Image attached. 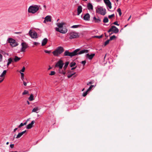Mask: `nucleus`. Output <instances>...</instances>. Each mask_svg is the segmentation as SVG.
<instances>
[{
  "instance_id": "nucleus-4",
  "label": "nucleus",
  "mask_w": 152,
  "mask_h": 152,
  "mask_svg": "<svg viewBox=\"0 0 152 152\" xmlns=\"http://www.w3.org/2000/svg\"><path fill=\"white\" fill-rule=\"evenodd\" d=\"M111 31H113V32L110 33V35L112 34L113 33H114L115 34L118 33L119 32V29L115 26H111V28L108 30L107 32L109 33Z\"/></svg>"
},
{
  "instance_id": "nucleus-40",
  "label": "nucleus",
  "mask_w": 152,
  "mask_h": 152,
  "mask_svg": "<svg viewBox=\"0 0 152 152\" xmlns=\"http://www.w3.org/2000/svg\"><path fill=\"white\" fill-rule=\"evenodd\" d=\"M79 26V25H73L71 27V28H77Z\"/></svg>"
},
{
  "instance_id": "nucleus-39",
  "label": "nucleus",
  "mask_w": 152,
  "mask_h": 152,
  "mask_svg": "<svg viewBox=\"0 0 152 152\" xmlns=\"http://www.w3.org/2000/svg\"><path fill=\"white\" fill-rule=\"evenodd\" d=\"M55 74V72L54 71H52L50 72V73L49 74V75H54Z\"/></svg>"
},
{
  "instance_id": "nucleus-29",
  "label": "nucleus",
  "mask_w": 152,
  "mask_h": 152,
  "mask_svg": "<svg viewBox=\"0 0 152 152\" xmlns=\"http://www.w3.org/2000/svg\"><path fill=\"white\" fill-rule=\"evenodd\" d=\"M28 99L30 101H33L34 99V96L32 94H31L28 98Z\"/></svg>"
},
{
  "instance_id": "nucleus-27",
  "label": "nucleus",
  "mask_w": 152,
  "mask_h": 152,
  "mask_svg": "<svg viewBox=\"0 0 152 152\" xmlns=\"http://www.w3.org/2000/svg\"><path fill=\"white\" fill-rule=\"evenodd\" d=\"M12 61V59L11 58H10L8 59V62L7 64V65L8 66Z\"/></svg>"
},
{
  "instance_id": "nucleus-52",
  "label": "nucleus",
  "mask_w": 152,
  "mask_h": 152,
  "mask_svg": "<svg viewBox=\"0 0 152 152\" xmlns=\"http://www.w3.org/2000/svg\"><path fill=\"white\" fill-rule=\"evenodd\" d=\"M10 146L11 148H13L14 146V144H11L10 145Z\"/></svg>"
},
{
  "instance_id": "nucleus-49",
  "label": "nucleus",
  "mask_w": 152,
  "mask_h": 152,
  "mask_svg": "<svg viewBox=\"0 0 152 152\" xmlns=\"http://www.w3.org/2000/svg\"><path fill=\"white\" fill-rule=\"evenodd\" d=\"M113 24H114L115 25H117V26H119V24H118V23L117 22V21H116L115 22H114L113 23Z\"/></svg>"
},
{
  "instance_id": "nucleus-59",
  "label": "nucleus",
  "mask_w": 152,
  "mask_h": 152,
  "mask_svg": "<svg viewBox=\"0 0 152 152\" xmlns=\"http://www.w3.org/2000/svg\"><path fill=\"white\" fill-rule=\"evenodd\" d=\"M21 80L23 81L24 79V77H21Z\"/></svg>"
},
{
  "instance_id": "nucleus-61",
  "label": "nucleus",
  "mask_w": 152,
  "mask_h": 152,
  "mask_svg": "<svg viewBox=\"0 0 152 152\" xmlns=\"http://www.w3.org/2000/svg\"><path fill=\"white\" fill-rule=\"evenodd\" d=\"M92 83L91 82H89V83L87 84L88 85L89 84H91Z\"/></svg>"
},
{
  "instance_id": "nucleus-22",
  "label": "nucleus",
  "mask_w": 152,
  "mask_h": 152,
  "mask_svg": "<svg viewBox=\"0 0 152 152\" xmlns=\"http://www.w3.org/2000/svg\"><path fill=\"white\" fill-rule=\"evenodd\" d=\"M39 110V109L38 107H36L33 109L32 110V112H35L36 113H38V111Z\"/></svg>"
},
{
  "instance_id": "nucleus-64",
  "label": "nucleus",
  "mask_w": 152,
  "mask_h": 152,
  "mask_svg": "<svg viewBox=\"0 0 152 152\" xmlns=\"http://www.w3.org/2000/svg\"><path fill=\"white\" fill-rule=\"evenodd\" d=\"M9 143V142H7V143H6V144L7 145H8Z\"/></svg>"
},
{
  "instance_id": "nucleus-31",
  "label": "nucleus",
  "mask_w": 152,
  "mask_h": 152,
  "mask_svg": "<svg viewBox=\"0 0 152 152\" xmlns=\"http://www.w3.org/2000/svg\"><path fill=\"white\" fill-rule=\"evenodd\" d=\"M76 73L75 72H74L73 73H70L67 75V77L68 78H70L72 76L75 75Z\"/></svg>"
},
{
  "instance_id": "nucleus-20",
  "label": "nucleus",
  "mask_w": 152,
  "mask_h": 152,
  "mask_svg": "<svg viewBox=\"0 0 152 152\" xmlns=\"http://www.w3.org/2000/svg\"><path fill=\"white\" fill-rule=\"evenodd\" d=\"M48 42V39L46 38H44L42 41V46L45 45Z\"/></svg>"
},
{
  "instance_id": "nucleus-34",
  "label": "nucleus",
  "mask_w": 152,
  "mask_h": 152,
  "mask_svg": "<svg viewBox=\"0 0 152 152\" xmlns=\"http://www.w3.org/2000/svg\"><path fill=\"white\" fill-rule=\"evenodd\" d=\"M23 135L21 134V132L19 133H18V134L17 135V136H16V138L18 139L19 138H20Z\"/></svg>"
},
{
  "instance_id": "nucleus-57",
  "label": "nucleus",
  "mask_w": 152,
  "mask_h": 152,
  "mask_svg": "<svg viewBox=\"0 0 152 152\" xmlns=\"http://www.w3.org/2000/svg\"><path fill=\"white\" fill-rule=\"evenodd\" d=\"M18 129V128H15V129H14V130H13V132H15Z\"/></svg>"
},
{
  "instance_id": "nucleus-24",
  "label": "nucleus",
  "mask_w": 152,
  "mask_h": 152,
  "mask_svg": "<svg viewBox=\"0 0 152 152\" xmlns=\"http://www.w3.org/2000/svg\"><path fill=\"white\" fill-rule=\"evenodd\" d=\"M27 121H26L24 123H21L20 124V125H19L18 126V128H20L21 127L23 126H24L25 125H26V124H27Z\"/></svg>"
},
{
  "instance_id": "nucleus-38",
  "label": "nucleus",
  "mask_w": 152,
  "mask_h": 152,
  "mask_svg": "<svg viewBox=\"0 0 152 152\" xmlns=\"http://www.w3.org/2000/svg\"><path fill=\"white\" fill-rule=\"evenodd\" d=\"M110 40L108 39L104 43V45L105 46L106 45H107L109 42L110 41Z\"/></svg>"
},
{
  "instance_id": "nucleus-28",
  "label": "nucleus",
  "mask_w": 152,
  "mask_h": 152,
  "mask_svg": "<svg viewBox=\"0 0 152 152\" xmlns=\"http://www.w3.org/2000/svg\"><path fill=\"white\" fill-rule=\"evenodd\" d=\"M69 64V62H66L65 64V65L63 67V69H64L65 70L68 66V64Z\"/></svg>"
},
{
  "instance_id": "nucleus-47",
  "label": "nucleus",
  "mask_w": 152,
  "mask_h": 152,
  "mask_svg": "<svg viewBox=\"0 0 152 152\" xmlns=\"http://www.w3.org/2000/svg\"><path fill=\"white\" fill-rule=\"evenodd\" d=\"M104 1L105 4L110 2L109 0H104Z\"/></svg>"
},
{
  "instance_id": "nucleus-44",
  "label": "nucleus",
  "mask_w": 152,
  "mask_h": 152,
  "mask_svg": "<svg viewBox=\"0 0 152 152\" xmlns=\"http://www.w3.org/2000/svg\"><path fill=\"white\" fill-rule=\"evenodd\" d=\"M114 16H115V15H114V14H112L111 15H109L108 16V18H109L110 19L111 18L114 17Z\"/></svg>"
},
{
  "instance_id": "nucleus-19",
  "label": "nucleus",
  "mask_w": 152,
  "mask_h": 152,
  "mask_svg": "<svg viewBox=\"0 0 152 152\" xmlns=\"http://www.w3.org/2000/svg\"><path fill=\"white\" fill-rule=\"evenodd\" d=\"M87 7L88 9L89 10H92L93 9V6L90 3H88L87 5Z\"/></svg>"
},
{
  "instance_id": "nucleus-36",
  "label": "nucleus",
  "mask_w": 152,
  "mask_h": 152,
  "mask_svg": "<svg viewBox=\"0 0 152 152\" xmlns=\"http://www.w3.org/2000/svg\"><path fill=\"white\" fill-rule=\"evenodd\" d=\"M88 92V90H87V91L85 92H83V96H85L87 95Z\"/></svg>"
},
{
  "instance_id": "nucleus-37",
  "label": "nucleus",
  "mask_w": 152,
  "mask_h": 152,
  "mask_svg": "<svg viewBox=\"0 0 152 152\" xmlns=\"http://www.w3.org/2000/svg\"><path fill=\"white\" fill-rule=\"evenodd\" d=\"M116 38V37L115 35H113L110 37L109 40H111L113 39H114Z\"/></svg>"
},
{
  "instance_id": "nucleus-53",
  "label": "nucleus",
  "mask_w": 152,
  "mask_h": 152,
  "mask_svg": "<svg viewBox=\"0 0 152 152\" xmlns=\"http://www.w3.org/2000/svg\"><path fill=\"white\" fill-rule=\"evenodd\" d=\"M26 132V130H25L22 132H21V134H22V135H23V134H24V133H25Z\"/></svg>"
},
{
  "instance_id": "nucleus-26",
  "label": "nucleus",
  "mask_w": 152,
  "mask_h": 152,
  "mask_svg": "<svg viewBox=\"0 0 152 152\" xmlns=\"http://www.w3.org/2000/svg\"><path fill=\"white\" fill-rule=\"evenodd\" d=\"M106 6L108 7L109 9H111L112 8L111 4L110 2L106 4Z\"/></svg>"
},
{
  "instance_id": "nucleus-13",
  "label": "nucleus",
  "mask_w": 152,
  "mask_h": 152,
  "mask_svg": "<svg viewBox=\"0 0 152 152\" xmlns=\"http://www.w3.org/2000/svg\"><path fill=\"white\" fill-rule=\"evenodd\" d=\"M95 54L93 53L91 55L89 54L88 53H87L86 55V58H88V59L90 60H91L95 56Z\"/></svg>"
},
{
  "instance_id": "nucleus-5",
  "label": "nucleus",
  "mask_w": 152,
  "mask_h": 152,
  "mask_svg": "<svg viewBox=\"0 0 152 152\" xmlns=\"http://www.w3.org/2000/svg\"><path fill=\"white\" fill-rule=\"evenodd\" d=\"M7 41L9 43H10V45L12 47H15L18 45V43L16 42L15 40L12 38H9Z\"/></svg>"
},
{
  "instance_id": "nucleus-12",
  "label": "nucleus",
  "mask_w": 152,
  "mask_h": 152,
  "mask_svg": "<svg viewBox=\"0 0 152 152\" xmlns=\"http://www.w3.org/2000/svg\"><path fill=\"white\" fill-rule=\"evenodd\" d=\"M51 21V18L50 16L49 15H47L45 18L43 23H45L47 22H50Z\"/></svg>"
},
{
  "instance_id": "nucleus-63",
  "label": "nucleus",
  "mask_w": 152,
  "mask_h": 152,
  "mask_svg": "<svg viewBox=\"0 0 152 152\" xmlns=\"http://www.w3.org/2000/svg\"><path fill=\"white\" fill-rule=\"evenodd\" d=\"M102 0H96V1L99 2L100 1Z\"/></svg>"
},
{
  "instance_id": "nucleus-15",
  "label": "nucleus",
  "mask_w": 152,
  "mask_h": 152,
  "mask_svg": "<svg viewBox=\"0 0 152 152\" xmlns=\"http://www.w3.org/2000/svg\"><path fill=\"white\" fill-rule=\"evenodd\" d=\"M92 21L95 23H99L101 22V20L99 17L98 18H96L94 16L93 18Z\"/></svg>"
},
{
  "instance_id": "nucleus-1",
  "label": "nucleus",
  "mask_w": 152,
  "mask_h": 152,
  "mask_svg": "<svg viewBox=\"0 0 152 152\" xmlns=\"http://www.w3.org/2000/svg\"><path fill=\"white\" fill-rule=\"evenodd\" d=\"M64 65V63L63 61L60 59L56 62L55 67L59 68L58 72L59 73L65 75L66 72L62 70Z\"/></svg>"
},
{
  "instance_id": "nucleus-41",
  "label": "nucleus",
  "mask_w": 152,
  "mask_h": 152,
  "mask_svg": "<svg viewBox=\"0 0 152 152\" xmlns=\"http://www.w3.org/2000/svg\"><path fill=\"white\" fill-rule=\"evenodd\" d=\"M28 93V91L26 90H24L23 92L22 93V95H25L26 94H27Z\"/></svg>"
},
{
  "instance_id": "nucleus-9",
  "label": "nucleus",
  "mask_w": 152,
  "mask_h": 152,
  "mask_svg": "<svg viewBox=\"0 0 152 152\" xmlns=\"http://www.w3.org/2000/svg\"><path fill=\"white\" fill-rule=\"evenodd\" d=\"M21 45L22 47L20 50L21 52H25L26 49L28 48V45L26 42H23L21 43Z\"/></svg>"
},
{
  "instance_id": "nucleus-11",
  "label": "nucleus",
  "mask_w": 152,
  "mask_h": 152,
  "mask_svg": "<svg viewBox=\"0 0 152 152\" xmlns=\"http://www.w3.org/2000/svg\"><path fill=\"white\" fill-rule=\"evenodd\" d=\"M56 50H57V52L58 53L60 54H61L64 51V49L61 46L58 47Z\"/></svg>"
},
{
  "instance_id": "nucleus-56",
  "label": "nucleus",
  "mask_w": 152,
  "mask_h": 152,
  "mask_svg": "<svg viewBox=\"0 0 152 152\" xmlns=\"http://www.w3.org/2000/svg\"><path fill=\"white\" fill-rule=\"evenodd\" d=\"M20 74H21V77H24V74L22 72H20Z\"/></svg>"
},
{
  "instance_id": "nucleus-3",
  "label": "nucleus",
  "mask_w": 152,
  "mask_h": 152,
  "mask_svg": "<svg viewBox=\"0 0 152 152\" xmlns=\"http://www.w3.org/2000/svg\"><path fill=\"white\" fill-rule=\"evenodd\" d=\"M39 6L35 5L34 6H30L28 9V12L34 13L39 10Z\"/></svg>"
},
{
  "instance_id": "nucleus-14",
  "label": "nucleus",
  "mask_w": 152,
  "mask_h": 152,
  "mask_svg": "<svg viewBox=\"0 0 152 152\" xmlns=\"http://www.w3.org/2000/svg\"><path fill=\"white\" fill-rule=\"evenodd\" d=\"M90 15L88 13L84 15L83 19L84 20L86 21H88L90 20Z\"/></svg>"
},
{
  "instance_id": "nucleus-21",
  "label": "nucleus",
  "mask_w": 152,
  "mask_h": 152,
  "mask_svg": "<svg viewBox=\"0 0 152 152\" xmlns=\"http://www.w3.org/2000/svg\"><path fill=\"white\" fill-rule=\"evenodd\" d=\"M52 53L53 54L54 56H58L60 55V54H59L57 52V50H56L53 51L52 52Z\"/></svg>"
},
{
  "instance_id": "nucleus-60",
  "label": "nucleus",
  "mask_w": 152,
  "mask_h": 152,
  "mask_svg": "<svg viewBox=\"0 0 152 152\" xmlns=\"http://www.w3.org/2000/svg\"><path fill=\"white\" fill-rule=\"evenodd\" d=\"M131 15H130V17H129V18L128 19V20H128V21H129V19H130V18H131Z\"/></svg>"
},
{
  "instance_id": "nucleus-46",
  "label": "nucleus",
  "mask_w": 152,
  "mask_h": 152,
  "mask_svg": "<svg viewBox=\"0 0 152 152\" xmlns=\"http://www.w3.org/2000/svg\"><path fill=\"white\" fill-rule=\"evenodd\" d=\"M94 87V86L91 85L89 87V88L87 89L88 91H89L92 88Z\"/></svg>"
},
{
  "instance_id": "nucleus-30",
  "label": "nucleus",
  "mask_w": 152,
  "mask_h": 152,
  "mask_svg": "<svg viewBox=\"0 0 152 152\" xmlns=\"http://www.w3.org/2000/svg\"><path fill=\"white\" fill-rule=\"evenodd\" d=\"M7 72V70H4L3 71V72L0 75V77H4V75H5Z\"/></svg>"
},
{
  "instance_id": "nucleus-18",
  "label": "nucleus",
  "mask_w": 152,
  "mask_h": 152,
  "mask_svg": "<svg viewBox=\"0 0 152 152\" xmlns=\"http://www.w3.org/2000/svg\"><path fill=\"white\" fill-rule=\"evenodd\" d=\"M82 8L81 6H79L77 8V15H79L82 12Z\"/></svg>"
},
{
  "instance_id": "nucleus-23",
  "label": "nucleus",
  "mask_w": 152,
  "mask_h": 152,
  "mask_svg": "<svg viewBox=\"0 0 152 152\" xmlns=\"http://www.w3.org/2000/svg\"><path fill=\"white\" fill-rule=\"evenodd\" d=\"M20 59V58L18 57L17 56H15L14 58V61L15 62H17Z\"/></svg>"
},
{
  "instance_id": "nucleus-10",
  "label": "nucleus",
  "mask_w": 152,
  "mask_h": 152,
  "mask_svg": "<svg viewBox=\"0 0 152 152\" xmlns=\"http://www.w3.org/2000/svg\"><path fill=\"white\" fill-rule=\"evenodd\" d=\"M30 36L33 38H36L37 36V33L35 31H32L30 30L29 32Z\"/></svg>"
},
{
  "instance_id": "nucleus-16",
  "label": "nucleus",
  "mask_w": 152,
  "mask_h": 152,
  "mask_svg": "<svg viewBox=\"0 0 152 152\" xmlns=\"http://www.w3.org/2000/svg\"><path fill=\"white\" fill-rule=\"evenodd\" d=\"M34 123H35V121H32L26 127V129H31L33 127V125Z\"/></svg>"
},
{
  "instance_id": "nucleus-17",
  "label": "nucleus",
  "mask_w": 152,
  "mask_h": 152,
  "mask_svg": "<svg viewBox=\"0 0 152 152\" xmlns=\"http://www.w3.org/2000/svg\"><path fill=\"white\" fill-rule=\"evenodd\" d=\"M89 52V50H88L84 49L78 52H77V55L83 54L84 53H87Z\"/></svg>"
},
{
  "instance_id": "nucleus-7",
  "label": "nucleus",
  "mask_w": 152,
  "mask_h": 152,
  "mask_svg": "<svg viewBox=\"0 0 152 152\" xmlns=\"http://www.w3.org/2000/svg\"><path fill=\"white\" fill-rule=\"evenodd\" d=\"M69 38L70 39L76 38L78 36V34L76 32H71L69 34Z\"/></svg>"
},
{
  "instance_id": "nucleus-51",
  "label": "nucleus",
  "mask_w": 152,
  "mask_h": 152,
  "mask_svg": "<svg viewBox=\"0 0 152 152\" xmlns=\"http://www.w3.org/2000/svg\"><path fill=\"white\" fill-rule=\"evenodd\" d=\"M76 67H73V68H72L71 69V70L69 72H71L72 70H73L74 69H76Z\"/></svg>"
},
{
  "instance_id": "nucleus-33",
  "label": "nucleus",
  "mask_w": 152,
  "mask_h": 152,
  "mask_svg": "<svg viewBox=\"0 0 152 152\" xmlns=\"http://www.w3.org/2000/svg\"><path fill=\"white\" fill-rule=\"evenodd\" d=\"M76 63L74 62H72L70 64V66L71 67H72L75 65Z\"/></svg>"
},
{
  "instance_id": "nucleus-35",
  "label": "nucleus",
  "mask_w": 152,
  "mask_h": 152,
  "mask_svg": "<svg viewBox=\"0 0 152 152\" xmlns=\"http://www.w3.org/2000/svg\"><path fill=\"white\" fill-rule=\"evenodd\" d=\"M117 11L118 13L119 16H121V9L120 8H118L117 10Z\"/></svg>"
},
{
  "instance_id": "nucleus-62",
  "label": "nucleus",
  "mask_w": 152,
  "mask_h": 152,
  "mask_svg": "<svg viewBox=\"0 0 152 152\" xmlns=\"http://www.w3.org/2000/svg\"><path fill=\"white\" fill-rule=\"evenodd\" d=\"M27 104H30V102H29L28 101H27Z\"/></svg>"
},
{
  "instance_id": "nucleus-25",
  "label": "nucleus",
  "mask_w": 152,
  "mask_h": 152,
  "mask_svg": "<svg viewBox=\"0 0 152 152\" xmlns=\"http://www.w3.org/2000/svg\"><path fill=\"white\" fill-rule=\"evenodd\" d=\"M64 24L63 23H58L57 24V26L59 28L63 27V26Z\"/></svg>"
},
{
  "instance_id": "nucleus-32",
  "label": "nucleus",
  "mask_w": 152,
  "mask_h": 152,
  "mask_svg": "<svg viewBox=\"0 0 152 152\" xmlns=\"http://www.w3.org/2000/svg\"><path fill=\"white\" fill-rule=\"evenodd\" d=\"M108 19L107 17H105L103 20V22L104 23H106L108 22Z\"/></svg>"
},
{
  "instance_id": "nucleus-48",
  "label": "nucleus",
  "mask_w": 152,
  "mask_h": 152,
  "mask_svg": "<svg viewBox=\"0 0 152 152\" xmlns=\"http://www.w3.org/2000/svg\"><path fill=\"white\" fill-rule=\"evenodd\" d=\"M86 63V60H84L83 61H82L81 62V64L83 65V66H84Z\"/></svg>"
},
{
  "instance_id": "nucleus-55",
  "label": "nucleus",
  "mask_w": 152,
  "mask_h": 152,
  "mask_svg": "<svg viewBox=\"0 0 152 152\" xmlns=\"http://www.w3.org/2000/svg\"><path fill=\"white\" fill-rule=\"evenodd\" d=\"M39 44V43L37 42H34V44L35 45H37Z\"/></svg>"
},
{
  "instance_id": "nucleus-8",
  "label": "nucleus",
  "mask_w": 152,
  "mask_h": 152,
  "mask_svg": "<svg viewBox=\"0 0 152 152\" xmlns=\"http://www.w3.org/2000/svg\"><path fill=\"white\" fill-rule=\"evenodd\" d=\"M56 31L62 34H65L66 33L67 31V29L65 28L64 27L61 28H56Z\"/></svg>"
},
{
  "instance_id": "nucleus-42",
  "label": "nucleus",
  "mask_w": 152,
  "mask_h": 152,
  "mask_svg": "<svg viewBox=\"0 0 152 152\" xmlns=\"http://www.w3.org/2000/svg\"><path fill=\"white\" fill-rule=\"evenodd\" d=\"M3 59V56L0 53V62L2 61Z\"/></svg>"
},
{
  "instance_id": "nucleus-58",
  "label": "nucleus",
  "mask_w": 152,
  "mask_h": 152,
  "mask_svg": "<svg viewBox=\"0 0 152 152\" xmlns=\"http://www.w3.org/2000/svg\"><path fill=\"white\" fill-rule=\"evenodd\" d=\"M4 78L2 79L1 80H0V83H1V82H2Z\"/></svg>"
},
{
  "instance_id": "nucleus-45",
  "label": "nucleus",
  "mask_w": 152,
  "mask_h": 152,
  "mask_svg": "<svg viewBox=\"0 0 152 152\" xmlns=\"http://www.w3.org/2000/svg\"><path fill=\"white\" fill-rule=\"evenodd\" d=\"M44 52H45V53H46L49 54L50 53H51V50H45Z\"/></svg>"
},
{
  "instance_id": "nucleus-43",
  "label": "nucleus",
  "mask_w": 152,
  "mask_h": 152,
  "mask_svg": "<svg viewBox=\"0 0 152 152\" xmlns=\"http://www.w3.org/2000/svg\"><path fill=\"white\" fill-rule=\"evenodd\" d=\"M102 35L100 36H94V37H95V38H99V39H100L101 38H102Z\"/></svg>"
},
{
  "instance_id": "nucleus-2",
  "label": "nucleus",
  "mask_w": 152,
  "mask_h": 152,
  "mask_svg": "<svg viewBox=\"0 0 152 152\" xmlns=\"http://www.w3.org/2000/svg\"><path fill=\"white\" fill-rule=\"evenodd\" d=\"M80 48L77 49L72 52H70L68 50H66L64 53V56H69L71 57L77 55V52L80 50Z\"/></svg>"
},
{
  "instance_id": "nucleus-50",
  "label": "nucleus",
  "mask_w": 152,
  "mask_h": 152,
  "mask_svg": "<svg viewBox=\"0 0 152 152\" xmlns=\"http://www.w3.org/2000/svg\"><path fill=\"white\" fill-rule=\"evenodd\" d=\"M25 70V67L24 66H23V67L22 69H21V70H20V71L22 72H24Z\"/></svg>"
},
{
  "instance_id": "nucleus-54",
  "label": "nucleus",
  "mask_w": 152,
  "mask_h": 152,
  "mask_svg": "<svg viewBox=\"0 0 152 152\" xmlns=\"http://www.w3.org/2000/svg\"><path fill=\"white\" fill-rule=\"evenodd\" d=\"M28 82H24V81H23V85L25 86H26L27 85V83Z\"/></svg>"
},
{
  "instance_id": "nucleus-6",
  "label": "nucleus",
  "mask_w": 152,
  "mask_h": 152,
  "mask_svg": "<svg viewBox=\"0 0 152 152\" xmlns=\"http://www.w3.org/2000/svg\"><path fill=\"white\" fill-rule=\"evenodd\" d=\"M96 12L99 14L104 15L106 13V10L105 9L102 7L98 8L96 10Z\"/></svg>"
}]
</instances>
